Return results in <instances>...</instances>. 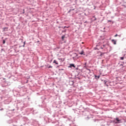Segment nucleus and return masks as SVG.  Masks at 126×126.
<instances>
[{
	"instance_id": "f257e3e1",
	"label": "nucleus",
	"mask_w": 126,
	"mask_h": 126,
	"mask_svg": "<svg viewBox=\"0 0 126 126\" xmlns=\"http://www.w3.org/2000/svg\"><path fill=\"white\" fill-rule=\"evenodd\" d=\"M114 122L115 124H121V123H122V120L119 119V118H116L114 120Z\"/></svg>"
},
{
	"instance_id": "f03ea898",
	"label": "nucleus",
	"mask_w": 126,
	"mask_h": 126,
	"mask_svg": "<svg viewBox=\"0 0 126 126\" xmlns=\"http://www.w3.org/2000/svg\"><path fill=\"white\" fill-rule=\"evenodd\" d=\"M111 42L113 43V44H114V45H116L117 44V41H116L115 39H112Z\"/></svg>"
},
{
	"instance_id": "7ed1b4c3",
	"label": "nucleus",
	"mask_w": 126,
	"mask_h": 126,
	"mask_svg": "<svg viewBox=\"0 0 126 126\" xmlns=\"http://www.w3.org/2000/svg\"><path fill=\"white\" fill-rule=\"evenodd\" d=\"M53 63H56V64H59V63H58V61H57L56 60H54Z\"/></svg>"
},
{
	"instance_id": "20e7f679",
	"label": "nucleus",
	"mask_w": 126,
	"mask_h": 126,
	"mask_svg": "<svg viewBox=\"0 0 126 126\" xmlns=\"http://www.w3.org/2000/svg\"><path fill=\"white\" fill-rule=\"evenodd\" d=\"M70 67H75V66L74 65V64H70Z\"/></svg>"
},
{
	"instance_id": "39448f33",
	"label": "nucleus",
	"mask_w": 126,
	"mask_h": 126,
	"mask_svg": "<svg viewBox=\"0 0 126 126\" xmlns=\"http://www.w3.org/2000/svg\"><path fill=\"white\" fill-rule=\"evenodd\" d=\"M64 38H65V35H63L62 36V39L63 40V39H64Z\"/></svg>"
},
{
	"instance_id": "423d86ee",
	"label": "nucleus",
	"mask_w": 126,
	"mask_h": 126,
	"mask_svg": "<svg viewBox=\"0 0 126 126\" xmlns=\"http://www.w3.org/2000/svg\"><path fill=\"white\" fill-rule=\"evenodd\" d=\"M95 78H97V79H99V78H100V76H96V75H95Z\"/></svg>"
},
{
	"instance_id": "0eeeda50",
	"label": "nucleus",
	"mask_w": 126,
	"mask_h": 126,
	"mask_svg": "<svg viewBox=\"0 0 126 126\" xmlns=\"http://www.w3.org/2000/svg\"><path fill=\"white\" fill-rule=\"evenodd\" d=\"M83 54H84V51H81V52L80 53V55H83Z\"/></svg>"
},
{
	"instance_id": "6e6552de",
	"label": "nucleus",
	"mask_w": 126,
	"mask_h": 126,
	"mask_svg": "<svg viewBox=\"0 0 126 126\" xmlns=\"http://www.w3.org/2000/svg\"><path fill=\"white\" fill-rule=\"evenodd\" d=\"M105 46H106V45H103L102 46H102L101 47V49H104V48H105Z\"/></svg>"
},
{
	"instance_id": "1a4fd4ad",
	"label": "nucleus",
	"mask_w": 126,
	"mask_h": 126,
	"mask_svg": "<svg viewBox=\"0 0 126 126\" xmlns=\"http://www.w3.org/2000/svg\"><path fill=\"white\" fill-rule=\"evenodd\" d=\"M65 28H69V27L65 26V27H63V29H65Z\"/></svg>"
},
{
	"instance_id": "9d476101",
	"label": "nucleus",
	"mask_w": 126,
	"mask_h": 126,
	"mask_svg": "<svg viewBox=\"0 0 126 126\" xmlns=\"http://www.w3.org/2000/svg\"><path fill=\"white\" fill-rule=\"evenodd\" d=\"M120 59H121V60H124V59H125V58H124V57H121Z\"/></svg>"
},
{
	"instance_id": "9b49d317",
	"label": "nucleus",
	"mask_w": 126,
	"mask_h": 126,
	"mask_svg": "<svg viewBox=\"0 0 126 126\" xmlns=\"http://www.w3.org/2000/svg\"><path fill=\"white\" fill-rule=\"evenodd\" d=\"M52 67H53V66L51 65L48 66V68H52Z\"/></svg>"
},
{
	"instance_id": "f8f14e48",
	"label": "nucleus",
	"mask_w": 126,
	"mask_h": 126,
	"mask_svg": "<svg viewBox=\"0 0 126 126\" xmlns=\"http://www.w3.org/2000/svg\"><path fill=\"white\" fill-rule=\"evenodd\" d=\"M3 44H5V40H3Z\"/></svg>"
},
{
	"instance_id": "ddd939ff",
	"label": "nucleus",
	"mask_w": 126,
	"mask_h": 126,
	"mask_svg": "<svg viewBox=\"0 0 126 126\" xmlns=\"http://www.w3.org/2000/svg\"><path fill=\"white\" fill-rule=\"evenodd\" d=\"M108 47H109V45L108 44H106V49H107Z\"/></svg>"
},
{
	"instance_id": "4468645a",
	"label": "nucleus",
	"mask_w": 126,
	"mask_h": 126,
	"mask_svg": "<svg viewBox=\"0 0 126 126\" xmlns=\"http://www.w3.org/2000/svg\"><path fill=\"white\" fill-rule=\"evenodd\" d=\"M5 29H8V28H4V30H5Z\"/></svg>"
},
{
	"instance_id": "2eb2a0df",
	"label": "nucleus",
	"mask_w": 126,
	"mask_h": 126,
	"mask_svg": "<svg viewBox=\"0 0 126 126\" xmlns=\"http://www.w3.org/2000/svg\"><path fill=\"white\" fill-rule=\"evenodd\" d=\"M117 36H118V34H116L114 36V37H117Z\"/></svg>"
},
{
	"instance_id": "dca6fc26",
	"label": "nucleus",
	"mask_w": 126,
	"mask_h": 126,
	"mask_svg": "<svg viewBox=\"0 0 126 126\" xmlns=\"http://www.w3.org/2000/svg\"><path fill=\"white\" fill-rule=\"evenodd\" d=\"M25 42H24V44L23 45V47H25Z\"/></svg>"
},
{
	"instance_id": "f3484780",
	"label": "nucleus",
	"mask_w": 126,
	"mask_h": 126,
	"mask_svg": "<svg viewBox=\"0 0 126 126\" xmlns=\"http://www.w3.org/2000/svg\"><path fill=\"white\" fill-rule=\"evenodd\" d=\"M23 10H24V12H23V13L24 14V13H25V12H24V9Z\"/></svg>"
},
{
	"instance_id": "a211bd4d",
	"label": "nucleus",
	"mask_w": 126,
	"mask_h": 126,
	"mask_svg": "<svg viewBox=\"0 0 126 126\" xmlns=\"http://www.w3.org/2000/svg\"><path fill=\"white\" fill-rule=\"evenodd\" d=\"M108 22H111V21L109 20V21H108Z\"/></svg>"
},
{
	"instance_id": "6ab92c4d",
	"label": "nucleus",
	"mask_w": 126,
	"mask_h": 126,
	"mask_svg": "<svg viewBox=\"0 0 126 126\" xmlns=\"http://www.w3.org/2000/svg\"><path fill=\"white\" fill-rule=\"evenodd\" d=\"M94 20H96V19H94Z\"/></svg>"
}]
</instances>
